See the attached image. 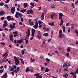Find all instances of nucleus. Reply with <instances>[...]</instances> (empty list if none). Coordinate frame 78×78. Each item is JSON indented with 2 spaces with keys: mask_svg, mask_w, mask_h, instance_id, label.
<instances>
[{
  "mask_svg": "<svg viewBox=\"0 0 78 78\" xmlns=\"http://www.w3.org/2000/svg\"><path fill=\"white\" fill-rule=\"evenodd\" d=\"M23 16V15L22 14L18 12H17L15 14V17L18 18V17L20 18H22V16Z\"/></svg>",
  "mask_w": 78,
  "mask_h": 78,
  "instance_id": "obj_1",
  "label": "nucleus"
},
{
  "mask_svg": "<svg viewBox=\"0 0 78 78\" xmlns=\"http://www.w3.org/2000/svg\"><path fill=\"white\" fill-rule=\"evenodd\" d=\"M14 59H15V64L16 66H18L19 65V64L20 63L19 61V60H18V58H16V57H14Z\"/></svg>",
  "mask_w": 78,
  "mask_h": 78,
  "instance_id": "obj_2",
  "label": "nucleus"
},
{
  "mask_svg": "<svg viewBox=\"0 0 78 78\" xmlns=\"http://www.w3.org/2000/svg\"><path fill=\"white\" fill-rule=\"evenodd\" d=\"M17 68V66L16 65H12V67L10 69V71H14L15 69H16Z\"/></svg>",
  "mask_w": 78,
  "mask_h": 78,
  "instance_id": "obj_3",
  "label": "nucleus"
},
{
  "mask_svg": "<svg viewBox=\"0 0 78 78\" xmlns=\"http://www.w3.org/2000/svg\"><path fill=\"white\" fill-rule=\"evenodd\" d=\"M27 14H32L34 13V11H33L32 9H31L30 10H28L27 11Z\"/></svg>",
  "mask_w": 78,
  "mask_h": 78,
  "instance_id": "obj_4",
  "label": "nucleus"
},
{
  "mask_svg": "<svg viewBox=\"0 0 78 78\" xmlns=\"http://www.w3.org/2000/svg\"><path fill=\"white\" fill-rule=\"evenodd\" d=\"M15 7H12L11 9V12L13 14H14L15 11Z\"/></svg>",
  "mask_w": 78,
  "mask_h": 78,
  "instance_id": "obj_5",
  "label": "nucleus"
},
{
  "mask_svg": "<svg viewBox=\"0 0 78 78\" xmlns=\"http://www.w3.org/2000/svg\"><path fill=\"white\" fill-rule=\"evenodd\" d=\"M59 37H60V38H62V30H61L59 31Z\"/></svg>",
  "mask_w": 78,
  "mask_h": 78,
  "instance_id": "obj_6",
  "label": "nucleus"
},
{
  "mask_svg": "<svg viewBox=\"0 0 78 78\" xmlns=\"http://www.w3.org/2000/svg\"><path fill=\"white\" fill-rule=\"evenodd\" d=\"M30 31L29 28H28L27 29V32H28V34L27 35V36L28 37H29V36L30 34Z\"/></svg>",
  "mask_w": 78,
  "mask_h": 78,
  "instance_id": "obj_7",
  "label": "nucleus"
},
{
  "mask_svg": "<svg viewBox=\"0 0 78 78\" xmlns=\"http://www.w3.org/2000/svg\"><path fill=\"white\" fill-rule=\"evenodd\" d=\"M7 74H8V73H5V74L3 76L2 78H7Z\"/></svg>",
  "mask_w": 78,
  "mask_h": 78,
  "instance_id": "obj_8",
  "label": "nucleus"
},
{
  "mask_svg": "<svg viewBox=\"0 0 78 78\" xmlns=\"http://www.w3.org/2000/svg\"><path fill=\"white\" fill-rule=\"evenodd\" d=\"M5 12L4 10H2L0 12V15L1 16H3L5 14Z\"/></svg>",
  "mask_w": 78,
  "mask_h": 78,
  "instance_id": "obj_9",
  "label": "nucleus"
},
{
  "mask_svg": "<svg viewBox=\"0 0 78 78\" xmlns=\"http://www.w3.org/2000/svg\"><path fill=\"white\" fill-rule=\"evenodd\" d=\"M6 19L9 21H10L11 19V16H8L7 17Z\"/></svg>",
  "mask_w": 78,
  "mask_h": 78,
  "instance_id": "obj_10",
  "label": "nucleus"
},
{
  "mask_svg": "<svg viewBox=\"0 0 78 78\" xmlns=\"http://www.w3.org/2000/svg\"><path fill=\"white\" fill-rule=\"evenodd\" d=\"M40 76V75L38 73L34 74V76H36L37 78H38Z\"/></svg>",
  "mask_w": 78,
  "mask_h": 78,
  "instance_id": "obj_11",
  "label": "nucleus"
},
{
  "mask_svg": "<svg viewBox=\"0 0 78 78\" xmlns=\"http://www.w3.org/2000/svg\"><path fill=\"white\" fill-rule=\"evenodd\" d=\"M28 5V3H24V8L27 7Z\"/></svg>",
  "mask_w": 78,
  "mask_h": 78,
  "instance_id": "obj_12",
  "label": "nucleus"
},
{
  "mask_svg": "<svg viewBox=\"0 0 78 78\" xmlns=\"http://www.w3.org/2000/svg\"><path fill=\"white\" fill-rule=\"evenodd\" d=\"M50 69L48 68H46L45 70L44 71L46 73L50 71Z\"/></svg>",
  "mask_w": 78,
  "mask_h": 78,
  "instance_id": "obj_13",
  "label": "nucleus"
},
{
  "mask_svg": "<svg viewBox=\"0 0 78 78\" xmlns=\"http://www.w3.org/2000/svg\"><path fill=\"white\" fill-rule=\"evenodd\" d=\"M43 29L44 30H45V31H48V30L49 31V30H50L48 28H46L45 27H43Z\"/></svg>",
  "mask_w": 78,
  "mask_h": 78,
  "instance_id": "obj_14",
  "label": "nucleus"
},
{
  "mask_svg": "<svg viewBox=\"0 0 78 78\" xmlns=\"http://www.w3.org/2000/svg\"><path fill=\"white\" fill-rule=\"evenodd\" d=\"M63 76L66 78H67V76H68V74L66 73V74L63 75Z\"/></svg>",
  "mask_w": 78,
  "mask_h": 78,
  "instance_id": "obj_15",
  "label": "nucleus"
},
{
  "mask_svg": "<svg viewBox=\"0 0 78 78\" xmlns=\"http://www.w3.org/2000/svg\"><path fill=\"white\" fill-rule=\"evenodd\" d=\"M57 1L58 2H61L62 3V4H64V2H65V0H57Z\"/></svg>",
  "mask_w": 78,
  "mask_h": 78,
  "instance_id": "obj_16",
  "label": "nucleus"
},
{
  "mask_svg": "<svg viewBox=\"0 0 78 78\" xmlns=\"http://www.w3.org/2000/svg\"><path fill=\"white\" fill-rule=\"evenodd\" d=\"M16 25V23H13V24H12V29H15V26Z\"/></svg>",
  "mask_w": 78,
  "mask_h": 78,
  "instance_id": "obj_17",
  "label": "nucleus"
},
{
  "mask_svg": "<svg viewBox=\"0 0 78 78\" xmlns=\"http://www.w3.org/2000/svg\"><path fill=\"white\" fill-rule=\"evenodd\" d=\"M28 71H30V69H29V68L27 67L26 70V73H27V72H28Z\"/></svg>",
  "mask_w": 78,
  "mask_h": 78,
  "instance_id": "obj_18",
  "label": "nucleus"
},
{
  "mask_svg": "<svg viewBox=\"0 0 78 78\" xmlns=\"http://www.w3.org/2000/svg\"><path fill=\"white\" fill-rule=\"evenodd\" d=\"M48 36V33H45L43 34V36Z\"/></svg>",
  "mask_w": 78,
  "mask_h": 78,
  "instance_id": "obj_19",
  "label": "nucleus"
},
{
  "mask_svg": "<svg viewBox=\"0 0 78 78\" xmlns=\"http://www.w3.org/2000/svg\"><path fill=\"white\" fill-rule=\"evenodd\" d=\"M62 29H63V32H65V27L64 26H62Z\"/></svg>",
  "mask_w": 78,
  "mask_h": 78,
  "instance_id": "obj_20",
  "label": "nucleus"
},
{
  "mask_svg": "<svg viewBox=\"0 0 78 78\" xmlns=\"http://www.w3.org/2000/svg\"><path fill=\"white\" fill-rule=\"evenodd\" d=\"M48 24L51 25V26H54V23L53 22H52L51 23H48Z\"/></svg>",
  "mask_w": 78,
  "mask_h": 78,
  "instance_id": "obj_21",
  "label": "nucleus"
},
{
  "mask_svg": "<svg viewBox=\"0 0 78 78\" xmlns=\"http://www.w3.org/2000/svg\"><path fill=\"white\" fill-rule=\"evenodd\" d=\"M26 9H24V10H21V11H20V12H22L23 13H24L25 12H26Z\"/></svg>",
  "mask_w": 78,
  "mask_h": 78,
  "instance_id": "obj_22",
  "label": "nucleus"
},
{
  "mask_svg": "<svg viewBox=\"0 0 78 78\" xmlns=\"http://www.w3.org/2000/svg\"><path fill=\"white\" fill-rule=\"evenodd\" d=\"M30 5L31 6H32L33 7H35V5L34 3L31 2L30 3Z\"/></svg>",
  "mask_w": 78,
  "mask_h": 78,
  "instance_id": "obj_23",
  "label": "nucleus"
},
{
  "mask_svg": "<svg viewBox=\"0 0 78 78\" xmlns=\"http://www.w3.org/2000/svg\"><path fill=\"white\" fill-rule=\"evenodd\" d=\"M55 15V14H52V15H51V18L52 19H53V16L54 15ZM55 16H57V15H55Z\"/></svg>",
  "mask_w": 78,
  "mask_h": 78,
  "instance_id": "obj_24",
  "label": "nucleus"
},
{
  "mask_svg": "<svg viewBox=\"0 0 78 78\" xmlns=\"http://www.w3.org/2000/svg\"><path fill=\"white\" fill-rule=\"evenodd\" d=\"M70 47H68L67 49V52H70Z\"/></svg>",
  "mask_w": 78,
  "mask_h": 78,
  "instance_id": "obj_25",
  "label": "nucleus"
},
{
  "mask_svg": "<svg viewBox=\"0 0 78 78\" xmlns=\"http://www.w3.org/2000/svg\"><path fill=\"white\" fill-rule=\"evenodd\" d=\"M7 53H8V52H5V53H3V54H2V57H3L6 56Z\"/></svg>",
  "mask_w": 78,
  "mask_h": 78,
  "instance_id": "obj_26",
  "label": "nucleus"
},
{
  "mask_svg": "<svg viewBox=\"0 0 78 78\" xmlns=\"http://www.w3.org/2000/svg\"><path fill=\"white\" fill-rule=\"evenodd\" d=\"M38 38L40 40L41 38V35H37Z\"/></svg>",
  "mask_w": 78,
  "mask_h": 78,
  "instance_id": "obj_27",
  "label": "nucleus"
},
{
  "mask_svg": "<svg viewBox=\"0 0 78 78\" xmlns=\"http://www.w3.org/2000/svg\"><path fill=\"white\" fill-rule=\"evenodd\" d=\"M13 33L14 35H16L17 34H18V31H16L15 32H13Z\"/></svg>",
  "mask_w": 78,
  "mask_h": 78,
  "instance_id": "obj_28",
  "label": "nucleus"
},
{
  "mask_svg": "<svg viewBox=\"0 0 78 78\" xmlns=\"http://www.w3.org/2000/svg\"><path fill=\"white\" fill-rule=\"evenodd\" d=\"M47 62L48 63H49L50 62V59L48 58H46Z\"/></svg>",
  "mask_w": 78,
  "mask_h": 78,
  "instance_id": "obj_29",
  "label": "nucleus"
},
{
  "mask_svg": "<svg viewBox=\"0 0 78 78\" xmlns=\"http://www.w3.org/2000/svg\"><path fill=\"white\" fill-rule=\"evenodd\" d=\"M67 66V64L66 63H65L63 65V67H64L65 66Z\"/></svg>",
  "mask_w": 78,
  "mask_h": 78,
  "instance_id": "obj_30",
  "label": "nucleus"
},
{
  "mask_svg": "<svg viewBox=\"0 0 78 78\" xmlns=\"http://www.w3.org/2000/svg\"><path fill=\"white\" fill-rule=\"evenodd\" d=\"M38 26H37V25H35L33 27L35 29H37V28L38 27Z\"/></svg>",
  "mask_w": 78,
  "mask_h": 78,
  "instance_id": "obj_31",
  "label": "nucleus"
},
{
  "mask_svg": "<svg viewBox=\"0 0 78 78\" xmlns=\"http://www.w3.org/2000/svg\"><path fill=\"white\" fill-rule=\"evenodd\" d=\"M63 14L61 13V12H60L59 13V16H61L62 17L63 16Z\"/></svg>",
  "mask_w": 78,
  "mask_h": 78,
  "instance_id": "obj_32",
  "label": "nucleus"
},
{
  "mask_svg": "<svg viewBox=\"0 0 78 78\" xmlns=\"http://www.w3.org/2000/svg\"><path fill=\"white\" fill-rule=\"evenodd\" d=\"M42 23H43V22L41 21L40 20V21H38V24L39 25H40L41 24H42Z\"/></svg>",
  "mask_w": 78,
  "mask_h": 78,
  "instance_id": "obj_33",
  "label": "nucleus"
},
{
  "mask_svg": "<svg viewBox=\"0 0 78 78\" xmlns=\"http://www.w3.org/2000/svg\"><path fill=\"white\" fill-rule=\"evenodd\" d=\"M75 33L77 35L78 37V30H75Z\"/></svg>",
  "mask_w": 78,
  "mask_h": 78,
  "instance_id": "obj_34",
  "label": "nucleus"
},
{
  "mask_svg": "<svg viewBox=\"0 0 78 78\" xmlns=\"http://www.w3.org/2000/svg\"><path fill=\"white\" fill-rule=\"evenodd\" d=\"M9 39L10 40L13 39L12 35L10 36V37H9Z\"/></svg>",
  "mask_w": 78,
  "mask_h": 78,
  "instance_id": "obj_35",
  "label": "nucleus"
},
{
  "mask_svg": "<svg viewBox=\"0 0 78 78\" xmlns=\"http://www.w3.org/2000/svg\"><path fill=\"white\" fill-rule=\"evenodd\" d=\"M32 33H35V29H32Z\"/></svg>",
  "mask_w": 78,
  "mask_h": 78,
  "instance_id": "obj_36",
  "label": "nucleus"
},
{
  "mask_svg": "<svg viewBox=\"0 0 78 78\" xmlns=\"http://www.w3.org/2000/svg\"><path fill=\"white\" fill-rule=\"evenodd\" d=\"M30 25L32 26V25H34V23L32 22H31L30 23Z\"/></svg>",
  "mask_w": 78,
  "mask_h": 78,
  "instance_id": "obj_37",
  "label": "nucleus"
},
{
  "mask_svg": "<svg viewBox=\"0 0 78 78\" xmlns=\"http://www.w3.org/2000/svg\"><path fill=\"white\" fill-rule=\"evenodd\" d=\"M6 62V61L5 60H4V59H2V61H1V63H3V62Z\"/></svg>",
  "mask_w": 78,
  "mask_h": 78,
  "instance_id": "obj_38",
  "label": "nucleus"
},
{
  "mask_svg": "<svg viewBox=\"0 0 78 78\" xmlns=\"http://www.w3.org/2000/svg\"><path fill=\"white\" fill-rule=\"evenodd\" d=\"M8 25L5 24H4L3 25V28H5V27H6V26H7Z\"/></svg>",
  "mask_w": 78,
  "mask_h": 78,
  "instance_id": "obj_39",
  "label": "nucleus"
},
{
  "mask_svg": "<svg viewBox=\"0 0 78 78\" xmlns=\"http://www.w3.org/2000/svg\"><path fill=\"white\" fill-rule=\"evenodd\" d=\"M25 53L24 52V50H23L21 51V54L22 55H23Z\"/></svg>",
  "mask_w": 78,
  "mask_h": 78,
  "instance_id": "obj_40",
  "label": "nucleus"
},
{
  "mask_svg": "<svg viewBox=\"0 0 78 78\" xmlns=\"http://www.w3.org/2000/svg\"><path fill=\"white\" fill-rule=\"evenodd\" d=\"M37 32L39 35H41V32L40 31H38Z\"/></svg>",
  "mask_w": 78,
  "mask_h": 78,
  "instance_id": "obj_41",
  "label": "nucleus"
},
{
  "mask_svg": "<svg viewBox=\"0 0 78 78\" xmlns=\"http://www.w3.org/2000/svg\"><path fill=\"white\" fill-rule=\"evenodd\" d=\"M13 71L14 72H15V73H17L18 72L17 71V69H15Z\"/></svg>",
  "mask_w": 78,
  "mask_h": 78,
  "instance_id": "obj_42",
  "label": "nucleus"
},
{
  "mask_svg": "<svg viewBox=\"0 0 78 78\" xmlns=\"http://www.w3.org/2000/svg\"><path fill=\"white\" fill-rule=\"evenodd\" d=\"M41 17L42 18H44V13H42V15H41Z\"/></svg>",
  "mask_w": 78,
  "mask_h": 78,
  "instance_id": "obj_43",
  "label": "nucleus"
},
{
  "mask_svg": "<svg viewBox=\"0 0 78 78\" xmlns=\"http://www.w3.org/2000/svg\"><path fill=\"white\" fill-rule=\"evenodd\" d=\"M71 26V28L72 29H73L74 27V24L72 25Z\"/></svg>",
  "mask_w": 78,
  "mask_h": 78,
  "instance_id": "obj_44",
  "label": "nucleus"
},
{
  "mask_svg": "<svg viewBox=\"0 0 78 78\" xmlns=\"http://www.w3.org/2000/svg\"><path fill=\"white\" fill-rule=\"evenodd\" d=\"M4 24L6 25H8L7 21L6 20H4Z\"/></svg>",
  "mask_w": 78,
  "mask_h": 78,
  "instance_id": "obj_45",
  "label": "nucleus"
},
{
  "mask_svg": "<svg viewBox=\"0 0 78 78\" xmlns=\"http://www.w3.org/2000/svg\"><path fill=\"white\" fill-rule=\"evenodd\" d=\"M44 67H41V71L44 70Z\"/></svg>",
  "mask_w": 78,
  "mask_h": 78,
  "instance_id": "obj_46",
  "label": "nucleus"
},
{
  "mask_svg": "<svg viewBox=\"0 0 78 78\" xmlns=\"http://www.w3.org/2000/svg\"><path fill=\"white\" fill-rule=\"evenodd\" d=\"M4 69H3L2 70H0V73H2L4 71Z\"/></svg>",
  "mask_w": 78,
  "mask_h": 78,
  "instance_id": "obj_47",
  "label": "nucleus"
},
{
  "mask_svg": "<svg viewBox=\"0 0 78 78\" xmlns=\"http://www.w3.org/2000/svg\"><path fill=\"white\" fill-rule=\"evenodd\" d=\"M34 34H35L34 33L32 32L31 36H32L33 37H34Z\"/></svg>",
  "mask_w": 78,
  "mask_h": 78,
  "instance_id": "obj_48",
  "label": "nucleus"
},
{
  "mask_svg": "<svg viewBox=\"0 0 78 78\" xmlns=\"http://www.w3.org/2000/svg\"><path fill=\"white\" fill-rule=\"evenodd\" d=\"M35 25H36L37 26H38V23L37 21H36Z\"/></svg>",
  "mask_w": 78,
  "mask_h": 78,
  "instance_id": "obj_49",
  "label": "nucleus"
},
{
  "mask_svg": "<svg viewBox=\"0 0 78 78\" xmlns=\"http://www.w3.org/2000/svg\"><path fill=\"white\" fill-rule=\"evenodd\" d=\"M23 41L22 40H19V43L21 44L22 42H23Z\"/></svg>",
  "mask_w": 78,
  "mask_h": 78,
  "instance_id": "obj_50",
  "label": "nucleus"
},
{
  "mask_svg": "<svg viewBox=\"0 0 78 78\" xmlns=\"http://www.w3.org/2000/svg\"><path fill=\"white\" fill-rule=\"evenodd\" d=\"M7 57H8V55H5L3 58V59H5L7 58Z\"/></svg>",
  "mask_w": 78,
  "mask_h": 78,
  "instance_id": "obj_51",
  "label": "nucleus"
},
{
  "mask_svg": "<svg viewBox=\"0 0 78 78\" xmlns=\"http://www.w3.org/2000/svg\"><path fill=\"white\" fill-rule=\"evenodd\" d=\"M75 73H78V68L76 70V71L75 72Z\"/></svg>",
  "mask_w": 78,
  "mask_h": 78,
  "instance_id": "obj_52",
  "label": "nucleus"
},
{
  "mask_svg": "<svg viewBox=\"0 0 78 78\" xmlns=\"http://www.w3.org/2000/svg\"><path fill=\"white\" fill-rule=\"evenodd\" d=\"M73 78H76V74L73 75Z\"/></svg>",
  "mask_w": 78,
  "mask_h": 78,
  "instance_id": "obj_53",
  "label": "nucleus"
},
{
  "mask_svg": "<svg viewBox=\"0 0 78 78\" xmlns=\"http://www.w3.org/2000/svg\"><path fill=\"white\" fill-rule=\"evenodd\" d=\"M20 69L19 67H17V68L16 70L18 72L20 70Z\"/></svg>",
  "mask_w": 78,
  "mask_h": 78,
  "instance_id": "obj_54",
  "label": "nucleus"
},
{
  "mask_svg": "<svg viewBox=\"0 0 78 78\" xmlns=\"http://www.w3.org/2000/svg\"><path fill=\"white\" fill-rule=\"evenodd\" d=\"M0 44L2 45L3 46H5V43H3L1 42L0 43Z\"/></svg>",
  "mask_w": 78,
  "mask_h": 78,
  "instance_id": "obj_55",
  "label": "nucleus"
},
{
  "mask_svg": "<svg viewBox=\"0 0 78 78\" xmlns=\"http://www.w3.org/2000/svg\"><path fill=\"white\" fill-rule=\"evenodd\" d=\"M9 27L12 28V24L10 23L9 25Z\"/></svg>",
  "mask_w": 78,
  "mask_h": 78,
  "instance_id": "obj_56",
  "label": "nucleus"
},
{
  "mask_svg": "<svg viewBox=\"0 0 78 78\" xmlns=\"http://www.w3.org/2000/svg\"><path fill=\"white\" fill-rule=\"evenodd\" d=\"M51 41V38H50V39L48 40V42H49L50 41Z\"/></svg>",
  "mask_w": 78,
  "mask_h": 78,
  "instance_id": "obj_57",
  "label": "nucleus"
},
{
  "mask_svg": "<svg viewBox=\"0 0 78 78\" xmlns=\"http://www.w3.org/2000/svg\"><path fill=\"white\" fill-rule=\"evenodd\" d=\"M69 55V52H68L67 54H66V57H68Z\"/></svg>",
  "mask_w": 78,
  "mask_h": 78,
  "instance_id": "obj_58",
  "label": "nucleus"
},
{
  "mask_svg": "<svg viewBox=\"0 0 78 78\" xmlns=\"http://www.w3.org/2000/svg\"><path fill=\"white\" fill-rule=\"evenodd\" d=\"M4 3L3 2H2V3H0V5H1V6H2L4 5Z\"/></svg>",
  "mask_w": 78,
  "mask_h": 78,
  "instance_id": "obj_59",
  "label": "nucleus"
},
{
  "mask_svg": "<svg viewBox=\"0 0 78 78\" xmlns=\"http://www.w3.org/2000/svg\"><path fill=\"white\" fill-rule=\"evenodd\" d=\"M74 6H75V4L74 3H73L72 4V6L73 8H75Z\"/></svg>",
  "mask_w": 78,
  "mask_h": 78,
  "instance_id": "obj_60",
  "label": "nucleus"
},
{
  "mask_svg": "<svg viewBox=\"0 0 78 78\" xmlns=\"http://www.w3.org/2000/svg\"><path fill=\"white\" fill-rule=\"evenodd\" d=\"M35 61V59H32V60L30 61V62H34Z\"/></svg>",
  "mask_w": 78,
  "mask_h": 78,
  "instance_id": "obj_61",
  "label": "nucleus"
},
{
  "mask_svg": "<svg viewBox=\"0 0 78 78\" xmlns=\"http://www.w3.org/2000/svg\"><path fill=\"white\" fill-rule=\"evenodd\" d=\"M70 32V28H69V30H68V33H69Z\"/></svg>",
  "mask_w": 78,
  "mask_h": 78,
  "instance_id": "obj_62",
  "label": "nucleus"
},
{
  "mask_svg": "<svg viewBox=\"0 0 78 78\" xmlns=\"http://www.w3.org/2000/svg\"><path fill=\"white\" fill-rule=\"evenodd\" d=\"M21 21L22 22H23L24 20H23V18L21 17Z\"/></svg>",
  "mask_w": 78,
  "mask_h": 78,
  "instance_id": "obj_63",
  "label": "nucleus"
},
{
  "mask_svg": "<svg viewBox=\"0 0 78 78\" xmlns=\"http://www.w3.org/2000/svg\"><path fill=\"white\" fill-rule=\"evenodd\" d=\"M23 23L22 22H20L19 23V25H22Z\"/></svg>",
  "mask_w": 78,
  "mask_h": 78,
  "instance_id": "obj_64",
  "label": "nucleus"
}]
</instances>
